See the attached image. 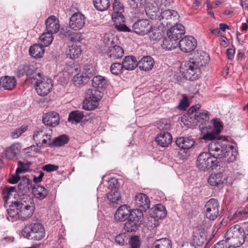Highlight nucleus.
Masks as SVG:
<instances>
[{"instance_id":"6e6552de","label":"nucleus","mask_w":248,"mask_h":248,"mask_svg":"<svg viewBox=\"0 0 248 248\" xmlns=\"http://www.w3.org/2000/svg\"><path fill=\"white\" fill-rule=\"evenodd\" d=\"M36 78L34 79L36 85V92L40 96H46L52 89V80L50 78H44L40 72H38Z\"/></svg>"},{"instance_id":"f3484780","label":"nucleus","mask_w":248,"mask_h":248,"mask_svg":"<svg viewBox=\"0 0 248 248\" xmlns=\"http://www.w3.org/2000/svg\"><path fill=\"white\" fill-rule=\"evenodd\" d=\"M135 204L138 209L145 212L150 208V200L146 194L139 193L135 196Z\"/></svg>"},{"instance_id":"338daca9","label":"nucleus","mask_w":248,"mask_h":248,"mask_svg":"<svg viewBox=\"0 0 248 248\" xmlns=\"http://www.w3.org/2000/svg\"><path fill=\"white\" fill-rule=\"evenodd\" d=\"M20 173H17L16 170V174L11 175L8 180V182L12 184L17 183L20 180V176L19 175Z\"/></svg>"},{"instance_id":"393cba45","label":"nucleus","mask_w":248,"mask_h":248,"mask_svg":"<svg viewBox=\"0 0 248 248\" xmlns=\"http://www.w3.org/2000/svg\"><path fill=\"white\" fill-rule=\"evenodd\" d=\"M138 64L136 58L133 56H125L122 63L124 69L128 71L135 69L138 66Z\"/></svg>"},{"instance_id":"58836bf2","label":"nucleus","mask_w":248,"mask_h":248,"mask_svg":"<svg viewBox=\"0 0 248 248\" xmlns=\"http://www.w3.org/2000/svg\"><path fill=\"white\" fill-rule=\"evenodd\" d=\"M69 141V138L66 135H62L53 140L52 142H49L48 147H60L66 144Z\"/></svg>"},{"instance_id":"864d4df0","label":"nucleus","mask_w":248,"mask_h":248,"mask_svg":"<svg viewBox=\"0 0 248 248\" xmlns=\"http://www.w3.org/2000/svg\"><path fill=\"white\" fill-rule=\"evenodd\" d=\"M150 39L156 40L160 38L162 36V32L159 29L156 28H152L148 32Z\"/></svg>"},{"instance_id":"f704fd0d","label":"nucleus","mask_w":248,"mask_h":248,"mask_svg":"<svg viewBox=\"0 0 248 248\" xmlns=\"http://www.w3.org/2000/svg\"><path fill=\"white\" fill-rule=\"evenodd\" d=\"M41 44H34L31 46L29 49L30 54L34 58H41L44 53L45 49Z\"/></svg>"},{"instance_id":"49530a36","label":"nucleus","mask_w":248,"mask_h":248,"mask_svg":"<svg viewBox=\"0 0 248 248\" xmlns=\"http://www.w3.org/2000/svg\"><path fill=\"white\" fill-rule=\"evenodd\" d=\"M53 35L47 32H45L41 34L39 37L41 45L46 47L50 45L53 40Z\"/></svg>"},{"instance_id":"1a4fd4ad","label":"nucleus","mask_w":248,"mask_h":248,"mask_svg":"<svg viewBox=\"0 0 248 248\" xmlns=\"http://www.w3.org/2000/svg\"><path fill=\"white\" fill-rule=\"evenodd\" d=\"M219 203L215 199L208 201L204 207L205 215L210 221H215L221 217L222 212L219 211Z\"/></svg>"},{"instance_id":"3c124183","label":"nucleus","mask_w":248,"mask_h":248,"mask_svg":"<svg viewBox=\"0 0 248 248\" xmlns=\"http://www.w3.org/2000/svg\"><path fill=\"white\" fill-rule=\"evenodd\" d=\"M139 224L133 221L131 218H128V220L124 223V229L127 232H135L138 229Z\"/></svg>"},{"instance_id":"09e8293b","label":"nucleus","mask_w":248,"mask_h":248,"mask_svg":"<svg viewBox=\"0 0 248 248\" xmlns=\"http://www.w3.org/2000/svg\"><path fill=\"white\" fill-rule=\"evenodd\" d=\"M80 72L84 76L87 78L89 80L96 74L95 67L91 65H85L82 70Z\"/></svg>"},{"instance_id":"bb28decb","label":"nucleus","mask_w":248,"mask_h":248,"mask_svg":"<svg viewBox=\"0 0 248 248\" xmlns=\"http://www.w3.org/2000/svg\"><path fill=\"white\" fill-rule=\"evenodd\" d=\"M22 149L21 144L16 143L5 150V155L8 159H12L16 156Z\"/></svg>"},{"instance_id":"9b49d317","label":"nucleus","mask_w":248,"mask_h":248,"mask_svg":"<svg viewBox=\"0 0 248 248\" xmlns=\"http://www.w3.org/2000/svg\"><path fill=\"white\" fill-rule=\"evenodd\" d=\"M178 13L173 10H165L160 13L158 16V20L160 24L164 27H168L174 22L177 19Z\"/></svg>"},{"instance_id":"e433bc0d","label":"nucleus","mask_w":248,"mask_h":248,"mask_svg":"<svg viewBox=\"0 0 248 248\" xmlns=\"http://www.w3.org/2000/svg\"><path fill=\"white\" fill-rule=\"evenodd\" d=\"M152 248H172L171 241L167 238L156 240L152 244Z\"/></svg>"},{"instance_id":"72a5a7b5","label":"nucleus","mask_w":248,"mask_h":248,"mask_svg":"<svg viewBox=\"0 0 248 248\" xmlns=\"http://www.w3.org/2000/svg\"><path fill=\"white\" fill-rule=\"evenodd\" d=\"M156 5L154 3H149L145 8V12L148 16L152 20L158 19V13L159 8L155 2Z\"/></svg>"},{"instance_id":"412c9836","label":"nucleus","mask_w":248,"mask_h":248,"mask_svg":"<svg viewBox=\"0 0 248 248\" xmlns=\"http://www.w3.org/2000/svg\"><path fill=\"white\" fill-rule=\"evenodd\" d=\"M43 122L46 125L55 127L60 122L59 114L54 111L46 113L43 116Z\"/></svg>"},{"instance_id":"f03ea898","label":"nucleus","mask_w":248,"mask_h":248,"mask_svg":"<svg viewBox=\"0 0 248 248\" xmlns=\"http://www.w3.org/2000/svg\"><path fill=\"white\" fill-rule=\"evenodd\" d=\"M35 209L33 200L31 198L12 202V204L7 209L9 217L15 220H27L33 215Z\"/></svg>"},{"instance_id":"4d7b16f0","label":"nucleus","mask_w":248,"mask_h":248,"mask_svg":"<svg viewBox=\"0 0 248 248\" xmlns=\"http://www.w3.org/2000/svg\"><path fill=\"white\" fill-rule=\"evenodd\" d=\"M129 5L132 8H140L146 3V0H128Z\"/></svg>"},{"instance_id":"2eb2a0df","label":"nucleus","mask_w":248,"mask_h":248,"mask_svg":"<svg viewBox=\"0 0 248 248\" xmlns=\"http://www.w3.org/2000/svg\"><path fill=\"white\" fill-rule=\"evenodd\" d=\"M85 17L80 13H74L69 20V26L75 31L81 29L85 25Z\"/></svg>"},{"instance_id":"4c0bfd02","label":"nucleus","mask_w":248,"mask_h":248,"mask_svg":"<svg viewBox=\"0 0 248 248\" xmlns=\"http://www.w3.org/2000/svg\"><path fill=\"white\" fill-rule=\"evenodd\" d=\"M113 12L112 14V18L124 17L123 12L124 11L123 4L117 0H115L113 3Z\"/></svg>"},{"instance_id":"cd10ccee","label":"nucleus","mask_w":248,"mask_h":248,"mask_svg":"<svg viewBox=\"0 0 248 248\" xmlns=\"http://www.w3.org/2000/svg\"><path fill=\"white\" fill-rule=\"evenodd\" d=\"M166 215L167 211L165 206L161 204H157L153 208L151 217L155 220L161 219L164 218Z\"/></svg>"},{"instance_id":"b1692460","label":"nucleus","mask_w":248,"mask_h":248,"mask_svg":"<svg viewBox=\"0 0 248 248\" xmlns=\"http://www.w3.org/2000/svg\"><path fill=\"white\" fill-rule=\"evenodd\" d=\"M172 140V136L169 132H161L155 138V141L162 147L168 146Z\"/></svg>"},{"instance_id":"c85d7f7f","label":"nucleus","mask_w":248,"mask_h":248,"mask_svg":"<svg viewBox=\"0 0 248 248\" xmlns=\"http://www.w3.org/2000/svg\"><path fill=\"white\" fill-rule=\"evenodd\" d=\"M0 83L5 90H11L15 87L16 80L14 77L5 76L1 78Z\"/></svg>"},{"instance_id":"0e129e2a","label":"nucleus","mask_w":248,"mask_h":248,"mask_svg":"<svg viewBox=\"0 0 248 248\" xmlns=\"http://www.w3.org/2000/svg\"><path fill=\"white\" fill-rule=\"evenodd\" d=\"M59 169V166L58 165H55L53 164H47L44 166L42 168V169L44 171H46L47 172H51L53 171L57 170Z\"/></svg>"},{"instance_id":"bf43d9fd","label":"nucleus","mask_w":248,"mask_h":248,"mask_svg":"<svg viewBox=\"0 0 248 248\" xmlns=\"http://www.w3.org/2000/svg\"><path fill=\"white\" fill-rule=\"evenodd\" d=\"M27 129V127L22 126L19 128H18L15 130L11 134V136L13 139H16L18 138L21 135L22 133L26 131Z\"/></svg>"},{"instance_id":"79ce46f5","label":"nucleus","mask_w":248,"mask_h":248,"mask_svg":"<svg viewBox=\"0 0 248 248\" xmlns=\"http://www.w3.org/2000/svg\"><path fill=\"white\" fill-rule=\"evenodd\" d=\"M142 210L138 209H135L131 211L129 218L140 225L141 224L143 218V213Z\"/></svg>"},{"instance_id":"69168bd1","label":"nucleus","mask_w":248,"mask_h":248,"mask_svg":"<svg viewBox=\"0 0 248 248\" xmlns=\"http://www.w3.org/2000/svg\"><path fill=\"white\" fill-rule=\"evenodd\" d=\"M70 27H65L61 29V33L65 37H70L73 34V31Z\"/></svg>"},{"instance_id":"de8ad7c7","label":"nucleus","mask_w":248,"mask_h":248,"mask_svg":"<svg viewBox=\"0 0 248 248\" xmlns=\"http://www.w3.org/2000/svg\"><path fill=\"white\" fill-rule=\"evenodd\" d=\"M89 79L81 72H79L74 77L73 81L76 86H82L86 84Z\"/></svg>"},{"instance_id":"a878e982","label":"nucleus","mask_w":248,"mask_h":248,"mask_svg":"<svg viewBox=\"0 0 248 248\" xmlns=\"http://www.w3.org/2000/svg\"><path fill=\"white\" fill-rule=\"evenodd\" d=\"M138 65L140 70L148 71L152 69L154 64V59L149 56L143 57L138 62Z\"/></svg>"},{"instance_id":"ddd939ff","label":"nucleus","mask_w":248,"mask_h":248,"mask_svg":"<svg viewBox=\"0 0 248 248\" xmlns=\"http://www.w3.org/2000/svg\"><path fill=\"white\" fill-rule=\"evenodd\" d=\"M214 128L211 131H208L204 134L202 139L205 140H212L217 139L223 128L222 122L218 119H215L213 120Z\"/></svg>"},{"instance_id":"f257e3e1","label":"nucleus","mask_w":248,"mask_h":248,"mask_svg":"<svg viewBox=\"0 0 248 248\" xmlns=\"http://www.w3.org/2000/svg\"><path fill=\"white\" fill-rule=\"evenodd\" d=\"M190 55V59L185 65L186 68L182 71V75L187 80H194L200 77V68L208 63L209 57L202 50L195 51Z\"/></svg>"},{"instance_id":"4be33fe9","label":"nucleus","mask_w":248,"mask_h":248,"mask_svg":"<svg viewBox=\"0 0 248 248\" xmlns=\"http://www.w3.org/2000/svg\"><path fill=\"white\" fill-rule=\"evenodd\" d=\"M106 53L110 59L115 60L121 58L124 55V51L121 46L114 45L108 47Z\"/></svg>"},{"instance_id":"2f4dec72","label":"nucleus","mask_w":248,"mask_h":248,"mask_svg":"<svg viewBox=\"0 0 248 248\" xmlns=\"http://www.w3.org/2000/svg\"><path fill=\"white\" fill-rule=\"evenodd\" d=\"M108 80L104 77L96 76L93 77L92 79V85L93 87L97 90L103 89L107 86Z\"/></svg>"},{"instance_id":"a211bd4d","label":"nucleus","mask_w":248,"mask_h":248,"mask_svg":"<svg viewBox=\"0 0 248 248\" xmlns=\"http://www.w3.org/2000/svg\"><path fill=\"white\" fill-rule=\"evenodd\" d=\"M46 32L53 34L58 32L60 28L59 21L55 16H49L45 21Z\"/></svg>"},{"instance_id":"603ef678","label":"nucleus","mask_w":248,"mask_h":248,"mask_svg":"<svg viewBox=\"0 0 248 248\" xmlns=\"http://www.w3.org/2000/svg\"><path fill=\"white\" fill-rule=\"evenodd\" d=\"M124 69L122 64L119 62L113 63L110 66L111 72L114 75H119L123 73Z\"/></svg>"},{"instance_id":"8fccbe9b","label":"nucleus","mask_w":248,"mask_h":248,"mask_svg":"<svg viewBox=\"0 0 248 248\" xmlns=\"http://www.w3.org/2000/svg\"><path fill=\"white\" fill-rule=\"evenodd\" d=\"M107 197L108 200L112 203H118L121 200L120 194L116 188L110 190Z\"/></svg>"},{"instance_id":"e2e57ef3","label":"nucleus","mask_w":248,"mask_h":248,"mask_svg":"<svg viewBox=\"0 0 248 248\" xmlns=\"http://www.w3.org/2000/svg\"><path fill=\"white\" fill-rule=\"evenodd\" d=\"M183 98L180 101L178 108L181 110H185L188 106L187 98L186 95L183 94Z\"/></svg>"},{"instance_id":"4468645a","label":"nucleus","mask_w":248,"mask_h":248,"mask_svg":"<svg viewBox=\"0 0 248 248\" xmlns=\"http://www.w3.org/2000/svg\"><path fill=\"white\" fill-rule=\"evenodd\" d=\"M226 180V175L219 172L212 173L207 179L208 183L214 188H221L224 186Z\"/></svg>"},{"instance_id":"473e14b6","label":"nucleus","mask_w":248,"mask_h":248,"mask_svg":"<svg viewBox=\"0 0 248 248\" xmlns=\"http://www.w3.org/2000/svg\"><path fill=\"white\" fill-rule=\"evenodd\" d=\"M32 189V193L35 198L40 200L45 199L48 192L46 188L39 185L34 186Z\"/></svg>"},{"instance_id":"13d9d810","label":"nucleus","mask_w":248,"mask_h":248,"mask_svg":"<svg viewBox=\"0 0 248 248\" xmlns=\"http://www.w3.org/2000/svg\"><path fill=\"white\" fill-rule=\"evenodd\" d=\"M129 243L131 248H140V247L141 241L137 236H132L130 238Z\"/></svg>"},{"instance_id":"9d476101","label":"nucleus","mask_w":248,"mask_h":248,"mask_svg":"<svg viewBox=\"0 0 248 248\" xmlns=\"http://www.w3.org/2000/svg\"><path fill=\"white\" fill-rule=\"evenodd\" d=\"M36 69L33 65L30 64H20L16 70V76L20 78L26 76V80L34 79L38 76Z\"/></svg>"},{"instance_id":"a19ab883","label":"nucleus","mask_w":248,"mask_h":248,"mask_svg":"<svg viewBox=\"0 0 248 248\" xmlns=\"http://www.w3.org/2000/svg\"><path fill=\"white\" fill-rule=\"evenodd\" d=\"M114 22V26L116 29L120 31L129 32L130 30L124 24L125 22L124 16L112 18Z\"/></svg>"},{"instance_id":"39448f33","label":"nucleus","mask_w":248,"mask_h":248,"mask_svg":"<svg viewBox=\"0 0 248 248\" xmlns=\"http://www.w3.org/2000/svg\"><path fill=\"white\" fill-rule=\"evenodd\" d=\"M103 96V93L99 90L89 89L86 92L85 99L83 103L82 108L87 110H93L98 105V102Z\"/></svg>"},{"instance_id":"c03bdc74","label":"nucleus","mask_w":248,"mask_h":248,"mask_svg":"<svg viewBox=\"0 0 248 248\" xmlns=\"http://www.w3.org/2000/svg\"><path fill=\"white\" fill-rule=\"evenodd\" d=\"M195 119L202 124H205L209 119V113L206 110L197 112L194 114Z\"/></svg>"},{"instance_id":"7ed1b4c3","label":"nucleus","mask_w":248,"mask_h":248,"mask_svg":"<svg viewBox=\"0 0 248 248\" xmlns=\"http://www.w3.org/2000/svg\"><path fill=\"white\" fill-rule=\"evenodd\" d=\"M244 228L239 225L232 226L225 235V242L233 248L239 247L245 242Z\"/></svg>"},{"instance_id":"20e7f679","label":"nucleus","mask_w":248,"mask_h":248,"mask_svg":"<svg viewBox=\"0 0 248 248\" xmlns=\"http://www.w3.org/2000/svg\"><path fill=\"white\" fill-rule=\"evenodd\" d=\"M227 146L225 145L220 144L217 141H212L209 145L208 150L209 154L215 157L216 159L217 158H221L226 157L230 154L231 155L227 159V161L229 162H232L235 160L236 155L232 154V151H228Z\"/></svg>"},{"instance_id":"680f3d73","label":"nucleus","mask_w":248,"mask_h":248,"mask_svg":"<svg viewBox=\"0 0 248 248\" xmlns=\"http://www.w3.org/2000/svg\"><path fill=\"white\" fill-rule=\"evenodd\" d=\"M51 139L52 136L50 135L47 134L45 133V135L43 136L42 141L41 142V147H44L46 146L48 147L49 143L52 142V141H51Z\"/></svg>"},{"instance_id":"c9c22d12","label":"nucleus","mask_w":248,"mask_h":248,"mask_svg":"<svg viewBox=\"0 0 248 248\" xmlns=\"http://www.w3.org/2000/svg\"><path fill=\"white\" fill-rule=\"evenodd\" d=\"M82 52V49L80 46L72 45L69 46L67 51V55L72 59L78 58Z\"/></svg>"},{"instance_id":"ea45409f","label":"nucleus","mask_w":248,"mask_h":248,"mask_svg":"<svg viewBox=\"0 0 248 248\" xmlns=\"http://www.w3.org/2000/svg\"><path fill=\"white\" fill-rule=\"evenodd\" d=\"M84 116L83 112L82 111H73L69 113L68 121L72 124L75 122L76 123H79L81 122Z\"/></svg>"},{"instance_id":"aec40b11","label":"nucleus","mask_w":248,"mask_h":248,"mask_svg":"<svg viewBox=\"0 0 248 248\" xmlns=\"http://www.w3.org/2000/svg\"><path fill=\"white\" fill-rule=\"evenodd\" d=\"M185 33V27L181 24L176 23L175 25L167 31V35L178 41Z\"/></svg>"},{"instance_id":"423d86ee","label":"nucleus","mask_w":248,"mask_h":248,"mask_svg":"<svg viewBox=\"0 0 248 248\" xmlns=\"http://www.w3.org/2000/svg\"><path fill=\"white\" fill-rule=\"evenodd\" d=\"M217 159L207 152L201 153L197 160V166L202 171H206L209 169L218 170L220 165Z\"/></svg>"},{"instance_id":"6ab92c4d","label":"nucleus","mask_w":248,"mask_h":248,"mask_svg":"<svg viewBox=\"0 0 248 248\" xmlns=\"http://www.w3.org/2000/svg\"><path fill=\"white\" fill-rule=\"evenodd\" d=\"M131 209L126 204L120 206L116 211L114 218L117 221L124 222L130 216Z\"/></svg>"},{"instance_id":"0eeeda50","label":"nucleus","mask_w":248,"mask_h":248,"mask_svg":"<svg viewBox=\"0 0 248 248\" xmlns=\"http://www.w3.org/2000/svg\"><path fill=\"white\" fill-rule=\"evenodd\" d=\"M22 233L24 237L28 239L38 241L44 237L45 230L42 224L34 223L24 228Z\"/></svg>"},{"instance_id":"dca6fc26","label":"nucleus","mask_w":248,"mask_h":248,"mask_svg":"<svg viewBox=\"0 0 248 248\" xmlns=\"http://www.w3.org/2000/svg\"><path fill=\"white\" fill-rule=\"evenodd\" d=\"M152 25L148 20H140L135 23L133 25L134 32L138 34L144 35L150 31Z\"/></svg>"},{"instance_id":"6e6d98bb","label":"nucleus","mask_w":248,"mask_h":248,"mask_svg":"<svg viewBox=\"0 0 248 248\" xmlns=\"http://www.w3.org/2000/svg\"><path fill=\"white\" fill-rule=\"evenodd\" d=\"M18 187L21 190H29L30 188L32 187L31 180L28 178H23L22 181L19 184Z\"/></svg>"},{"instance_id":"f8f14e48","label":"nucleus","mask_w":248,"mask_h":248,"mask_svg":"<svg viewBox=\"0 0 248 248\" xmlns=\"http://www.w3.org/2000/svg\"><path fill=\"white\" fill-rule=\"evenodd\" d=\"M197 41L192 36H185L179 42V46L182 51L188 53L193 51L197 46Z\"/></svg>"},{"instance_id":"7c9ffc66","label":"nucleus","mask_w":248,"mask_h":248,"mask_svg":"<svg viewBox=\"0 0 248 248\" xmlns=\"http://www.w3.org/2000/svg\"><path fill=\"white\" fill-rule=\"evenodd\" d=\"M179 45L178 41L167 36L164 39L161 44L163 49L166 50H171L176 48Z\"/></svg>"},{"instance_id":"a18cd8bd","label":"nucleus","mask_w":248,"mask_h":248,"mask_svg":"<svg viewBox=\"0 0 248 248\" xmlns=\"http://www.w3.org/2000/svg\"><path fill=\"white\" fill-rule=\"evenodd\" d=\"M93 5L98 11H104L110 6L109 0H93Z\"/></svg>"},{"instance_id":"052dcab7","label":"nucleus","mask_w":248,"mask_h":248,"mask_svg":"<svg viewBox=\"0 0 248 248\" xmlns=\"http://www.w3.org/2000/svg\"><path fill=\"white\" fill-rule=\"evenodd\" d=\"M45 132L44 131V128H37L35 130L33 138L35 141H40V138H43V136L45 135Z\"/></svg>"},{"instance_id":"c756f323","label":"nucleus","mask_w":248,"mask_h":248,"mask_svg":"<svg viewBox=\"0 0 248 248\" xmlns=\"http://www.w3.org/2000/svg\"><path fill=\"white\" fill-rule=\"evenodd\" d=\"M175 142L180 148L188 149L194 145L195 141L189 138L180 137L177 139Z\"/></svg>"},{"instance_id":"5fc2aeb1","label":"nucleus","mask_w":248,"mask_h":248,"mask_svg":"<svg viewBox=\"0 0 248 248\" xmlns=\"http://www.w3.org/2000/svg\"><path fill=\"white\" fill-rule=\"evenodd\" d=\"M247 214H248V205H247L245 208H239L232 216V218L233 219L242 218Z\"/></svg>"},{"instance_id":"5701e85b","label":"nucleus","mask_w":248,"mask_h":248,"mask_svg":"<svg viewBox=\"0 0 248 248\" xmlns=\"http://www.w3.org/2000/svg\"><path fill=\"white\" fill-rule=\"evenodd\" d=\"M193 245L194 246H202L205 242L207 234L205 231L201 229L194 231L193 233Z\"/></svg>"},{"instance_id":"37998d69","label":"nucleus","mask_w":248,"mask_h":248,"mask_svg":"<svg viewBox=\"0 0 248 248\" xmlns=\"http://www.w3.org/2000/svg\"><path fill=\"white\" fill-rule=\"evenodd\" d=\"M32 162L27 160L18 161V167L16 169L17 173H22L30 171V169Z\"/></svg>"},{"instance_id":"774afa93","label":"nucleus","mask_w":248,"mask_h":248,"mask_svg":"<svg viewBox=\"0 0 248 248\" xmlns=\"http://www.w3.org/2000/svg\"><path fill=\"white\" fill-rule=\"evenodd\" d=\"M212 248H231V246L225 242V240H222L216 243Z\"/></svg>"}]
</instances>
